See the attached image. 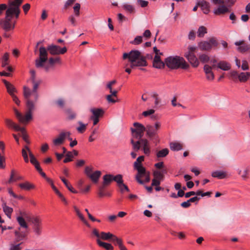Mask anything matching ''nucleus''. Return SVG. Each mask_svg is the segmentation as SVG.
Segmentation results:
<instances>
[{"label": "nucleus", "instance_id": "1", "mask_svg": "<svg viewBox=\"0 0 250 250\" xmlns=\"http://www.w3.org/2000/svg\"><path fill=\"white\" fill-rule=\"evenodd\" d=\"M123 59L128 60L130 62V67L132 69H134L136 67H145L148 65L146 57L142 55L141 52L137 50H132L128 53H124Z\"/></svg>", "mask_w": 250, "mask_h": 250}, {"label": "nucleus", "instance_id": "2", "mask_svg": "<svg viewBox=\"0 0 250 250\" xmlns=\"http://www.w3.org/2000/svg\"><path fill=\"white\" fill-rule=\"evenodd\" d=\"M165 62L166 65L172 70L179 68L187 70L190 66L183 57L179 56H169L165 59Z\"/></svg>", "mask_w": 250, "mask_h": 250}, {"label": "nucleus", "instance_id": "3", "mask_svg": "<svg viewBox=\"0 0 250 250\" xmlns=\"http://www.w3.org/2000/svg\"><path fill=\"white\" fill-rule=\"evenodd\" d=\"M26 106L27 109L26 114L24 116L17 109L14 108L15 114L19 121L21 123L28 122L32 119V112L35 108V105L33 101L30 99L26 100Z\"/></svg>", "mask_w": 250, "mask_h": 250}, {"label": "nucleus", "instance_id": "4", "mask_svg": "<svg viewBox=\"0 0 250 250\" xmlns=\"http://www.w3.org/2000/svg\"><path fill=\"white\" fill-rule=\"evenodd\" d=\"M146 127V135L150 140L154 141V143L159 142V137L158 135V130L161 127L160 122H156L154 125H147Z\"/></svg>", "mask_w": 250, "mask_h": 250}, {"label": "nucleus", "instance_id": "5", "mask_svg": "<svg viewBox=\"0 0 250 250\" xmlns=\"http://www.w3.org/2000/svg\"><path fill=\"white\" fill-rule=\"evenodd\" d=\"M33 83V90L31 91L30 88L26 86L23 87V96L24 98L27 100L30 99V97L34 98L35 101H36L38 98V94L37 93V89L39 85L41 83L40 81H36L35 80L31 81Z\"/></svg>", "mask_w": 250, "mask_h": 250}, {"label": "nucleus", "instance_id": "6", "mask_svg": "<svg viewBox=\"0 0 250 250\" xmlns=\"http://www.w3.org/2000/svg\"><path fill=\"white\" fill-rule=\"evenodd\" d=\"M134 128H131L132 139L137 140L143 139L144 132L146 131L145 126L142 124L135 122L133 124Z\"/></svg>", "mask_w": 250, "mask_h": 250}, {"label": "nucleus", "instance_id": "7", "mask_svg": "<svg viewBox=\"0 0 250 250\" xmlns=\"http://www.w3.org/2000/svg\"><path fill=\"white\" fill-rule=\"evenodd\" d=\"M17 20H13L12 18L6 16L4 19L1 20L0 24L2 28L5 31L8 32L15 29Z\"/></svg>", "mask_w": 250, "mask_h": 250}, {"label": "nucleus", "instance_id": "8", "mask_svg": "<svg viewBox=\"0 0 250 250\" xmlns=\"http://www.w3.org/2000/svg\"><path fill=\"white\" fill-rule=\"evenodd\" d=\"M39 58L35 61V65L37 68L42 67L44 63L47 60V49L43 46H41L39 48Z\"/></svg>", "mask_w": 250, "mask_h": 250}, {"label": "nucleus", "instance_id": "9", "mask_svg": "<svg viewBox=\"0 0 250 250\" xmlns=\"http://www.w3.org/2000/svg\"><path fill=\"white\" fill-rule=\"evenodd\" d=\"M218 45V42L214 37L209 38L208 41L201 42L198 44L200 49L203 51L210 50L213 46L216 47Z\"/></svg>", "mask_w": 250, "mask_h": 250}, {"label": "nucleus", "instance_id": "10", "mask_svg": "<svg viewBox=\"0 0 250 250\" xmlns=\"http://www.w3.org/2000/svg\"><path fill=\"white\" fill-rule=\"evenodd\" d=\"M92 113L90 119L93 121L94 125H96L99 122V119L102 117L104 113V111L101 108H93L90 109Z\"/></svg>", "mask_w": 250, "mask_h": 250}, {"label": "nucleus", "instance_id": "11", "mask_svg": "<svg viewBox=\"0 0 250 250\" xmlns=\"http://www.w3.org/2000/svg\"><path fill=\"white\" fill-rule=\"evenodd\" d=\"M8 5L9 7L6 10L5 16H6L7 18L10 17L13 19L14 17L16 20L18 19L21 13V10L20 9V6L11 5Z\"/></svg>", "mask_w": 250, "mask_h": 250}, {"label": "nucleus", "instance_id": "12", "mask_svg": "<svg viewBox=\"0 0 250 250\" xmlns=\"http://www.w3.org/2000/svg\"><path fill=\"white\" fill-rule=\"evenodd\" d=\"M31 222L33 224V229L34 232L37 235H40L42 234V221L39 217H33Z\"/></svg>", "mask_w": 250, "mask_h": 250}, {"label": "nucleus", "instance_id": "13", "mask_svg": "<svg viewBox=\"0 0 250 250\" xmlns=\"http://www.w3.org/2000/svg\"><path fill=\"white\" fill-rule=\"evenodd\" d=\"M70 135L71 133L69 131L61 132L59 135V137L53 140V144L56 146L62 144L66 137L69 141L70 142L72 141V139L70 137Z\"/></svg>", "mask_w": 250, "mask_h": 250}, {"label": "nucleus", "instance_id": "14", "mask_svg": "<svg viewBox=\"0 0 250 250\" xmlns=\"http://www.w3.org/2000/svg\"><path fill=\"white\" fill-rule=\"evenodd\" d=\"M134 168L137 171V173L135 176L136 180L140 184L143 185L144 181L141 179V178L145 176L147 173L146 168L143 166H141L134 167Z\"/></svg>", "mask_w": 250, "mask_h": 250}, {"label": "nucleus", "instance_id": "15", "mask_svg": "<svg viewBox=\"0 0 250 250\" xmlns=\"http://www.w3.org/2000/svg\"><path fill=\"white\" fill-rule=\"evenodd\" d=\"M184 56L187 58L192 67H197L198 66L199 62L194 54H190V52H186Z\"/></svg>", "mask_w": 250, "mask_h": 250}, {"label": "nucleus", "instance_id": "16", "mask_svg": "<svg viewBox=\"0 0 250 250\" xmlns=\"http://www.w3.org/2000/svg\"><path fill=\"white\" fill-rule=\"evenodd\" d=\"M234 44L238 46L237 50L240 53H245L250 50V44L246 43L244 41L236 42Z\"/></svg>", "mask_w": 250, "mask_h": 250}, {"label": "nucleus", "instance_id": "17", "mask_svg": "<svg viewBox=\"0 0 250 250\" xmlns=\"http://www.w3.org/2000/svg\"><path fill=\"white\" fill-rule=\"evenodd\" d=\"M215 66V64H213L212 66L205 64L204 66V71L206 74V78L208 81H213L214 79V75L212 69Z\"/></svg>", "mask_w": 250, "mask_h": 250}, {"label": "nucleus", "instance_id": "18", "mask_svg": "<svg viewBox=\"0 0 250 250\" xmlns=\"http://www.w3.org/2000/svg\"><path fill=\"white\" fill-rule=\"evenodd\" d=\"M229 11V8L224 4L220 5L217 8L213 10V13L215 15H221L225 14Z\"/></svg>", "mask_w": 250, "mask_h": 250}, {"label": "nucleus", "instance_id": "19", "mask_svg": "<svg viewBox=\"0 0 250 250\" xmlns=\"http://www.w3.org/2000/svg\"><path fill=\"white\" fill-rule=\"evenodd\" d=\"M2 82L4 84L7 89V92L9 94V95L10 96L14 95V93L17 92V90L15 86L5 79H2Z\"/></svg>", "mask_w": 250, "mask_h": 250}, {"label": "nucleus", "instance_id": "20", "mask_svg": "<svg viewBox=\"0 0 250 250\" xmlns=\"http://www.w3.org/2000/svg\"><path fill=\"white\" fill-rule=\"evenodd\" d=\"M198 5L201 7V10L205 14H208L210 11V5L209 2L202 0L198 3Z\"/></svg>", "mask_w": 250, "mask_h": 250}, {"label": "nucleus", "instance_id": "21", "mask_svg": "<svg viewBox=\"0 0 250 250\" xmlns=\"http://www.w3.org/2000/svg\"><path fill=\"white\" fill-rule=\"evenodd\" d=\"M111 241L114 243L115 245L118 246L120 250H127V248L123 244V241L121 238L113 235Z\"/></svg>", "mask_w": 250, "mask_h": 250}, {"label": "nucleus", "instance_id": "22", "mask_svg": "<svg viewBox=\"0 0 250 250\" xmlns=\"http://www.w3.org/2000/svg\"><path fill=\"white\" fill-rule=\"evenodd\" d=\"M20 228H19V230L15 231V235L16 236V240L17 242L20 241L24 239L27 235V232L26 231H20Z\"/></svg>", "mask_w": 250, "mask_h": 250}, {"label": "nucleus", "instance_id": "23", "mask_svg": "<svg viewBox=\"0 0 250 250\" xmlns=\"http://www.w3.org/2000/svg\"><path fill=\"white\" fill-rule=\"evenodd\" d=\"M167 173L166 169H162V170H154L153 172V178L163 181L165 178V174Z\"/></svg>", "mask_w": 250, "mask_h": 250}, {"label": "nucleus", "instance_id": "24", "mask_svg": "<svg viewBox=\"0 0 250 250\" xmlns=\"http://www.w3.org/2000/svg\"><path fill=\"white\" fill-rule=\"evenodd\" d=\"M217 66L218 68L224 71H228L231 68V64L229 62L225 61H220L217 63Z\"/></svg>", "mask_w": 250, "mask_h": 250}, {"label": "nucleus", "instance_id": "25", "mask_svg": "<svg viewBox=\"0 0 250 250\" xmlns=\"http://www.w3.org/2000/svg\"><path fill=\"white\" fill-rule=\"evenodd\" d=\"M142 145L143 146V149L144 153L147 155H149L150 153V147L149 146L148 141L146 139H141Z\"/></svg>", "mask_w": 250, "mask_h": 250}, {"label": "nucleus", "instance_id": "26", "mask_svg": "<svg viewBox=\"0 0 250 250\" xmlns=\"http://www.w3.org/2000/svg\"><path fill=\"white\" fill-rule=\"evenodd\" d=\"M97 243L100 247L104 248L106 250H114V247L111 244L103 242L99 239H97Z\"/></svg>", "mask_w": 250, "mask_h": 250}, {"label": "nucleus", "instance_id": "27", "mask_svg": "<svg viewBox=\"0 0 250 250\" xmlns=\"http://www.w3.org/2000/svg\"><path fill=\"white\" fill-rule=\"evenodd\" d=\"M101 174L102 173L100 171L96 170L89 175L88 178L91 179L93 183H97L98 182Z\"/></svg>", "mask_w": 250, "mask_h": 250}, {"label": "nucleus", "instance_id": "28", "mask_svg": "<svg viewBox=\"0 0 250 250\" xmlns=\"http://www.w3.org/2000/svg\"><path fill=\"white\" fill-rule=\"evenodd\" d=\"M169 147L171 150L178 151L183 149V145L179 142H171Z\"/></svg>", "mask_w": 250, "mask_h": 250}, {"label": "nucleus", "instance_id": "29", "mask_svg": "<svg viewBox=\"0 0 250 250\" xmlns=\"http://www.w3.org/2000/svg\"><path fill=\"white\" fill-rule=\"evenodd\" d=\"M19 187L21 189L26 190H29L35 188V186L33 184L30 183L29 182L20 183L19 184Z\"/></svg>", "mask_w": 250, "mask_h": 250}, {"label": "nucleus", "instance_id": "30", "mask_svg": "<svg viewBox=\"0 0 250 250\" xmlns=\"http://www.w3.org/2000/svg\"><path fill=\"white\" fill-rule=\"evenodd\" d=\"M60 178L67 188L70 192L73 193H77L78 192L77 191L73 188L72 185L63 177L61 176Z\"/></svg>", "mask_w": 250, "mask_h": 250}, {"label": "nucleus", "instance_id": "31", "mask_svg": "<svg viewBox=\"0 0 250 250\" xmlns=\"http://www.w3.org/2000/svg\"><path fill=\"white\" fill-rule=\"evenodd\" d=\"M47 49L51 55H59L60 46L56 45H50L47 47Z\"/></svg>", "mask_w": 250, "mask_h": 250}, {"label": "nucleus", "instance_id": "32", "mask_svg": "<svg viewBox=\"0 0 250 250\" xmlns=\"http://www.w3.org/2000/svg\"><path fill=\"white\" fill-rule=\"evenodd\" d=\"M250 77V72H241L238 75V78L240 82H246Z\"/></svg>", "mask_w": 250, "mask_h": 250}, {"label": "nucleus", "instance_id": "33", "mask_svg": "<svg viewBox=\"0 0 250 250\" xmlns=\"http://www.w3.org/2000/svg\"><path fill=\"white\" fill-rule=\"evenodd\" d=\"M211 176L214 178H217L219 179L225 178L227 176L226 172L222 171H215L211 173Z\"/></svg>", "mask_w": 250, "mask_h": 250}, {"label": "nucleus", "instance_id": "34", "mask_svg": "<svg viewBox=\"0 0 250 250\" xmlns=\"http://www.w3.org/2000/svg\"><path fill=\"white\" fill-rule=\"evenodd\" d=\"M22 178V177L20 176H15V170L12 169L11 171L10 178L7 183L11 184L14 182L21 180Z\"/></svg>", "mask_w": 250, "mask_h": 250}, {"label": "nucleus", "instance_id": "35", "mask_svg": "<svg viewBox=\"0 0 250 250\" xmlns=\"http://www.w3.org/2000/svg\"><path fill=\"white\" fill-rule=\"evenodd\" d=\"M4 122L6 126L9 129H13L15 130L17 124L14 122L11 119L9 118H5Z\"/></svg>", "mask_w": 250, "mask_h": 250}, {"label": "nucleus", "instance_id": "36", "mask_svg": "<svg viewBox=\"0 0 250 250\" xmlns=\"http://www.w3.org/2000/svg\"><path fill=\"white\" fill-rule=\"evenodd\" d=\"M113 181V175L112 174H105L103 176V183L104 185L108 186Z\"/></svg>", "mask_w": 250, "mask_h": 250}, {"label": "nucleus", "instance_id": "37", "mask_svg": "<svg viewBox=\"0 0 250 250\" xmlns=\"http://www.w3.org/2000/svg\"><path fill=\"white\" fill-rule=\"evenodd\" d=\"M131 143L133 146V149L135 151H138L141 147V145H142L141 139L138 140L137 141L135 142L134 140V139H132L131 140Z\"/></svg>", "mask_w": 250, "mask_h": 250}, {"label": "nucleus", "instance_id": "38", "mask_svg": "<svg viewBox=\"0 0 250 250\" xmlns=\"http://www.w3.org/2000/svg\"><path fill=\"white\" fill-rule=\"evenodd\" d=\"M17 221L21 228L25 229L28 228V225L25 222V219L23 218L22 216H17Z\"/></svg>", "mask_w": 250, "mask_h": 250}, {"label": "nucleus", "instance_id": "39", "mask_svg": "<svg viewBox=\"0 0 250 250\" xmlns=\"http://www.w3.org/2000/svg\"><path fill=\"white\" fill-rule=\"evenodd\" d=\"M168 153V149L166 148L158 151L156 153V156L158 158H163L166 157Z\"/></svg>", "mask_w": 250, "mask_h": 250}, {"label": "nucleus", "instance_id": "40", "mask_svg": "<svg viewBox=\"0 0 250 250\" xmlns=\"http://www.w3.org/2000/svg\"><path fill=\"white\" fill-rule=\"evenodd\" d=\"M113 234L110 232H105L102 231L101 232V239L104 240H109V239L112 240V238L113 236Z\"/></svg>", "mask_w": 250, "mask_h": 250}, {"label": "nucleus", "instance_id": "41", "mask_svg": "<svg viewBox=\"0 0 250 250\" xmlns=\"http://www.w3.org/2000/svg\"><path fill=\"white\" fill-rule=\"evenodd\" d=\"M206 33H207V29L206 27L201 26L199 27L197 31V36L198 37H203Z\"/></svg>", "mask_w": 250, "mask_h": 250}, {"label": "nucleus", "instance_id": "42", "mask_svg": "<svg viewBox=\"0 0 250 250\" xmlns=\"http://www.w3.org/2000/svg\"><path fill=\"white\" fill-rule=\"evenodd\" d=\"M18 216H22L23 218L26 219L28 221H31L32 218L30 217L28 212L24 210H19L18 211Z\"/></svg>", "mask_w": 250, "mask_h": 250}, {"label": "nucleus", "instance_id": "43", "mask_svg": "<svg viewBox=\"0 0 250 250\" xmlns=\"http://www.w3.org/2000/svg\"><path fill=\"white\" fill-rule=\"evenodd\" d=\"M78 124L79 126L77 127V130L80 133H83L86 129V124H84L81 121H79Z\"/></svg>", "mask_w": 250, "mask_h": 250}, {"label": "nucleus", "instance_id": "44", "mask_svg": "<svg viewBox=\"0 0 250 250\" xmlns=\"http://www.w3.org/2000/svg\"><path fill=\"white\" fill-rule=\"evenodd\" d=\"M113 180L117 183L118 187L124 183L123 176L121 174H117L116 176L113 175Z\"/></svg>", "mask_w": 250, "mask_h": 250}, {"label": "nucleus", "instance_id": "45", "mask_svg": "<svg viewBox=\"0 0 250 250\" xmlns=\"http://www.w3.org/2000/svg\"><path fill=\"white\" fill-rule=\"evenodd\" d=\"M67 115V119L69 120H72L76 118V114L70 109H67L65 110Z\"/></svg>", "mask_w": 250, "mask_h": 250}, {"label": "nucleus", "instance_id": "46", "mask_svg": "<svg viewBox=\"0 0 250 250\" xmlns=\"http://www.w3.org/2000/svg\"><path fill=\"white\" fill-rule=\"evenodd\" d=\"M106 187L107 186L104 185L103 183L102 185L99 187L98 195L99 197L102 198L104 197L103 193L105 191V189Z\"/></svg>", "mask_w": 250, "mask_h": 250}, {"label": "nucleus", "instance_id": "47", "mask_svg": "<svg viewBox=\"0 0 250 250\" xmlns=\"http://www.w3.org/2000/svg\"><path fill=\"white\" fill-rule=\"evenodd\" d=\"M144 156H140L138 157L137 158L136 161L134 163V167L143 166L142 163L144 161Z\"/></svg>", "mask_w": 250, "mask_h": 250}, {"label": "nucleus", "instance_id": "48", "mask_svg": "<svg viewBox=\"0 0 250 250\" xmlns=\"http://www.w3.org/2000/svg\"><path fill=\"white\" fill-rule=\"evenodd\" d=\"M3 211L5 212V214L10 218L11 214L13 211V209L12 208L9 207L8 206H6L5 204L4 206L3 207Z\"/></svg>", "mask_w": 250, "mask_h": 250}, {"label": "nucleus", "instance_id": "49", "mask_svg": "<svg viewBox=\"0 0 250 250\" xmlns=\"http://www.w3.org/2000/svg\"><path fill=\"white\" fill-rule=\"evenodd\" d=\"M8 60H9V54L8 53H4L3 56L1 66L2 67H4L7 65L8 64Z\"/></svg>", "mask_w": 250, "mask_h": 250}, {"label": "nucleus", "instance_id": "50", "mask_svg": "<svg viewBox=\"0 0 250 250\" xmlns=\"http://www.w3.org/2000/svg\"><path fill=\"white\" fill-rule=\"evenodd\" d=\"M199 59L202 63H205L209 61V57L205 54H202L199 55Z\"/></svg>", "mask_w": 250, "mask_h": 250}, {"label": "nucleus", "instance_id": "51", "mask_svg": "<svg viewBox=\"0 0 250 250\" xmlns=\"http://www.w3.org/2000/svg\"><path fill=\"white\" fill-rule=\"evenodd\" d=\"M143 42V37L141 36H138L136 37L134 40L131 41L130 43L134 45H138L141 43Z\"/></svg>", "mask_w": 250, "mask_h": 250}, {"label": "nucleus", "instance_id": "52", "mask_svg": "<svg viewBox=\"0 0 250 250\" xmlns=\"http://www.w3.org/2000/svg\"><path fill=\"white\" fill-rule=\"evenodd\" d=\"M123 8L124 10H125L126 11L129 12V13H131L134 12V7L130 4H124L123 5Z\"/></svg>", "mask_w": 250, "mask_h": 250}, {"label": "nucleus", "instance_id": "53", "mask_svg": "<svg viewBox=\"0 0 250 250\" xmlns=\"http://www.w3.org/2000/svg\"><path fill=\"white\" fill-rule=\"evenodd\" d=\"M80 8H81V5L79 3H75L74 6L73 7L74 12L75 15L77 17H78L80 16Z\"/></svg>", "mask_w": 250, "mask_h": 250}, {"label": "nucleus", "instance_id": "54", "mask_svg": "<svg viewBox=\"0 0 250 250\" xmlns=\"http://www.w3.org/2000/svg\"><path fill=\"white\" fill-rule=\"evenodd\" d=\"M97 132H98V128H95L93 129L91 134L88 138L89 142H92L96 139V137H94V135L97 133Z\"/></svg>", "mask_w": 250, "mask_h": 250}, {"label": "nucleus", "instance_id": "55", "mask_svg": "<svg viewBox=\"0 0 250 250\" xmlns=\"http://www.w3.org/2000/svg\"><path fill=\"white\" fill-rule=\"evenodd\" d=\"M5 158L4 156H2L1 153H0V168L3 169L5 167Z\"/></svg>", "mask_w": 250, "mask_h": 250}, {"label": "nucleus", "instance_id": "56", "mask_svg": "<svg viewBox=\"0 0 250 250\" xmlns=\"http://www.w3.org/2000/svg\"><path fill=\"white\" fill-rule=\"evenodd\" d=\"M47 182L50 184L52 188L53 189L56 194L59 192L60 191L57 189V188L55 186L53 181L50 178L47 179Z\"/></svg>", "mask_w": 250, "mask_h": 250}, {"label": "nucleus", "instance_id": "57", "mask_svg": "<svg viewBox=\"0 0 250 250\" xmlns=\"http://www.w3.org/2000/svg\"><path fill=\"white\" fill-rule=\"evenodd\" d=\"M23 0H14L13 1H9L8 5L21 6L23 2Z\"/></svg>", "mask_w": 250, "mask_h": 250}, {"label": "nucleus", "instance_id": "58", "mask_svg": "<svg viewBox=\"0 0 250 250\" xmlns=\"http://www.w3.org/2000/svg\"><path fill=\"white\" fill-rule=\"evenodd\" d=\"M74 210L76 212L77 216L79 217V218L81 219V221H82V220H84V219H85V218L84 217L83 214L80 212V210L77 207L74 206Z\"/></svg>", "mask_w": 250, "mask_h": 250}, {"label": "nucleus", "instance_id": "59", "mask_svg": "<svg viewBox=\"0 0 250 250\" xmlns=\"http://www.w3.org/2000/svg\"><path fill=\"white\" fill-rule=\"evenodd\" d=\"M165 65L166 64L165 61H162V63H160L159 62H157L156 63L153 64V66L156 68L161 69L164 68Z\"/></svg>", "mask_w": 250, "mask_h": 250}, {"label": "nucleus", "instance_id": "60", "mask_svg": "<svg viewBox=\"0 0 250 250\" xmlns=\"http://www.w3.org/2000/svg\"><path fill=\"white\" fill-rule=\"evenodd\" d=\"M29 155L30 158V163L32 165H35V164H37L38 162H39L35 158V157L34 156V155H33V154L32 153V152H30Z\"/></svg>", "mask_w": 250, "mask_h": 250}, {"label": "nucleus", "instance_id": "61", "mask_svg": "<svg viewBox=\"0 0 250 250\" xmlns=\"http://www.w3.org/2000/svg\"><path fill=\"white\" fill-rule=\"evenodd\" d=\"M56 194L59 196V197L63 202V203H64V204L65 205H68V202H67V200L64 197V196L63 195V194L62 193H61L59 191V192H58V193Z\"/></svg>", "mask_w": 250, "mask_h": 250}, {"label": "nucleus", "instance_id": "62", "mask_svg": "<svg viewBox=\"0 0 250 250\" xmlns=\"http://www.w3.org/2000/svg\"><path fill=\"white\" fill-rule=\"evenodd\" d=\"M120 188L121 192L123 193L124 190H126L127 192H129L130 190L128 187L125 185L124 183L119 187Z\"/></svg>", "mask_w": 250, "mask_h": 250}, {"label": "nucleus", "instance_id": "63", "mask_svg": "<svg viewBox=\"0 0 250 250\" xmlns=\"http://www.w3.org/2000/svg\"><path fill=\"white\" fill-rule=\"evenodd\" d=\"M75 1L76 0H67L64 5L63 9H66L69 6H71Z\"/></svg>", "mask_w": 250, "mask_h": 250}, {"label": "nucleus", "instance_id": "64", "mask_svg": "<svg viewBox=\"0 0 250 250\" xmlns=\"http://www.w3.org/2000/svg\"><path fill=\"white\" fill-rule=\"evenodd\" d=\"M241 68L243 70H247L249 69L248 62L247 61H246V60L242 61Z\"/></svg>", "mask_w": 250, "mask_h": 250}]
</instances>
